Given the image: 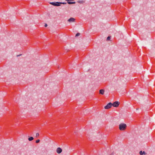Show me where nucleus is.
Masks as SVG:
<instances>
[{"label":"nucleus","mask_w":155,"mask_h":155,"mask_svg":"<svg viewBox=\"0 0 155 155\" xmlns=\"http://www.w3.org/2000/svg\"><path fill=\"white\" fill-rule=\"evenodd\" d=\"M67 3H68V4H72V3L71 2L68 1Z\"/></svg>","instance_id":"14"},{"label":"nucleus","mask_w":155,"mask_h":155,"mask_svg":"<svg viewBox=\"0 0 155 155\" xmlns=\"http://www.w3.org/2000/svg\"><path fill=\"white\" fill-rule=\"evenodd\" d=\"M110 39V36H108L107 38V40H109Z\"/></svg>","instance_id":"11"},{"label":"nucleus","mask_w":155,"mask_h":155,"mask_svg":"<svg viewBox=\"0 0 155 155\" xmlns=\"http://www.w3.org/2000/svg\"><path fill=\"white\" fill-rule=\"evenodd\" d=\"M72 4H75V2H72Z\"/></svg>","instance_id":"18"},{"label":"nucleus","mask_w":155,"mask_h":155,"mask_svg":"<svg viewBox=\"0 0 155 155\" xmlns=\"http://www.w3.org/2000/svg\"><path fill=\"white\" fill-rule=\"evenodd\" d=\"M80 35V34L79 33H77L76 35H75V36L76 37H77V36H79Z\"/></svg>","instance_id":"10"},{"label":"nucleus","mask_w":155,"mask_h":155,"mask_svg":"<svg viewBox=\"0 0 155 155\" xmlns=\"http://www.w3.org/2000/svg\"><path fill=\"white\" fill-rule=\"evenodd\" d=\"M104 91L103 89H101L99 91L100 94H104Z\"/></svg>","instance_id":"7"},{"label":"nucleus","mask_w":155,"mask_h":155,"mask_svg":"<svg viewBox=\"0 0 155 155\" xmlns=\"http://www.w3.org/2000/svg\"><path fill=\"white\" fill-rule=\"evenodd\" d=\"M50 4L54 6H60L61 4H66L67 3L66 2H50Z\"/></svg>","instance_id":"1"},{"label":"nucleus","mask_w":155,"mask_h":155,"mask_svg":"<svg viewBox=\"0 0 155 155\" xmlns=\"http://www.w3.org/2000/svg\"><path fill=\"white\" fill-rule=\"evenodd\" d=\"M120 103L118 101H115L112 104V106L115 107H117L119 105Z\"/></svg>","instance_id":"4"},{"label":"nucleus","mask_w":155,"mask_h":155,"mask_svg":"<svg viewBox=\"0 0 155 155\" xmlns=\"http://www.w3.org/2000/svg\"><path fill=\"white\" fill-rule=\"evenodd\" d=\"M112 105V103L110 102L107 105L105 106L104 108L106 109H108L110 108Z\"/></svg>","instance_id":"3"},{"label":"nucleus","mask_w":155,"mask_h":155,"mask_svg":"<svg viewBox=\"0 0 155 155\" xmlns=\"http://www.w3.org/2000/svg\"><path fill=\"white\" fill-rule=\"evenodd\" d=\"M34 139V138L33 137H31L28 138V140L29 141H31Z\"/></svg>","instance_id":"8"},{"label":"nucleus","mask_w":155,"mask_h":155,"mask_svg":"<svg viewBox=\"0 0 155 155\" xmlns=\"http://www.w3.org/2000/svg\"><path fill=\"white\" fill-rule=\"evenodd\" d=\"M140 155H143V152L142 151H140Z\"/></svg>","instance_id":"13"},{"label":"nucleus","mask_w":155,"mask_h":155,"mask_svg":"<svg viewBox=\"0 0 155 155\" xmlns=\"http://www.w3.org/2000/svg\"><path fill=\"white\" fill-rule=\"evenodd\" d=\"M127 127V125L124 123H121L119 125V129L120 130H124Z\"/></svg>","instance_id":"2"},{"label":"nucleus","mask_w":155,"mask_h":155,"mask_svg":"<svg viewBox=\"0 0 155 155\" xmlns=\"http://www.w3.org/2000/svg\"><path fill=\"white\" fill-rule=\"evenodd\" d=\"M40 142V140H38L36 141V143H39Z\"/></svg>","instance_id":"12"},{"label":"nucleus","mask_w":155,"mask_h":155,"mask_svg":"<svg viewBox=\"0 0 155 155\" xmlns=\"http://www.w3.org/2000/svg\"><path fill=\"white\" fill-rule=\"evenodd\" d=\"M84 2L83 1H78V2L80 4H83L84 3Z\"/></svg>","instance_id":"9"},{"label":"nucleus","mask_w":155,"mask_h":155,"mask_svg":"<svg viewBox=\"0 0 155 155\" xmlns=\"http://www.w3.org/2000/svg\"><path fill=\"white\" fill-rule=\"evenodd\" d=\"M75 20V19L74 18H71L68 20V21L70 22H74Z\"/></svg>","instance_id":"6"},{"label":"nucleus","mask_w":155,"mask_h":155,"mask_svg":"<svg viewBox=\"0 0 155 155\" xmlns=\"http://www.w3.org/2000/svg\"><path fill=\"white\" fill-rule=\"evenodd\" d=\"M62 149L60 147L58 148L56 150V152L58 153H61L62 152Z\"/></svg>","instance_id":"5"},{"label":"nucleus","mask_w":155,"mask_h":155,"mask_svg":"<svg viewBox=\"0 0 155 155\" xmlns=\"http://www.w3.org/2000/svg\"><path fill=\"white\" fill-rule=\"evenodd\" d=\"M143 154H144V155H145L146 154V152L145 151H143Z\"/></svg>","instance_id":"16"},{"label":"nucleus","mask_w":155,"mask_h":155,"mask_svg":"<svg viewBox=\"0 0 155 155\" xmlns=\"http://www.w3.org/2000/svg\"><path fill=\"white\" fill-rule=\"evenodd\" d=\"M47 24H45V27H47Z\"/></svg>","instance_id":"17"},{"label":"nucleus","mask_w":155,"mask_h":155,"mask_svg":"<svg viewBox=\"0 0 155 155\" xmlns=\"http://www.w3.org/2000/svg\"><path fill=\"white\" fill-rule=\"evenodd\" d=\"M39 134L38 133H37L36 134V137H38V136H39Z\"/></svg>","instance_id":"15"}]
</instances>
